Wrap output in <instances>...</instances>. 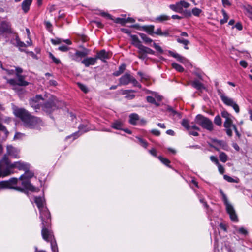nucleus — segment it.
Masks as SVG:
<instances>
[{"label": "nucleus", "instance_id": "52", "mask_svg": "<svg viewBox=\"0 0 252 252\" xmlns=\"http://www.w3.org/2000/svg\"><path fill=\"white\" fill-rule=\"evenodd\" d=\"M51 42L52 44L56 45L62 42V39L59 38H56L55 39H51Z\"/></svg>", "mask_w": 252, "mask_h": 252}, {"label": "nucleus", "instance_id": "49", "mask_svg": "<svg viewBox=\"0 0 252 252\" xmlns=\"http://www.w3.org/2000/svg\"><path fill=\"white\" fill-rule=\"evenodd\" d=\"M49 56L52 60L53 62L55 63L56 64H59L61 63V62L60 60L56 58L51 52H49Z\"/></svg>", "mask_w": 252, "mask_h": 252}, {"label": "nucleus", "instance_id": "64", "mask_svg": "<svg viewBox=\"0 0 252 252\" xmlns=\"http://www.w3.org/2000/svg\"><path fill=\"white\" fill-rule=\"evenodd\" d=\"M218 167V170L219 172L221 174H223L225 172V169L222 165H221L220 163L217 165Z\"/></svg>", "mask_w": 252, "mask_h": 252}, {"label": "nucleus", "instance_id": "19", "mask_svg": "<svg viewBox=\"0 0 252 252\" xmlns=\"http://www.w3.org/2000/svg\"><path fill=\"white\" fill-rule=\"evenodd\" d=\"M142 31H145L150 35L153 36L154 34L155 26L153 25L142 26Z\"/></svg>", "mask_w": 252, "mask_h": 252}, {"label": "nucleus", "instance_id": "37", "mask_svg": "<svg viewBox=\"0 0 252 252\" xmlns=\"http://www.w3.org/2000/svg\"><path fill=\"white\" fill-rule=\"evenodd\" d=\"M3 158L6 161V164L7 167H9L10 169H13L15 168H17V162H15L13 163H10L8 161V158L6 157L5 155L3 157Z\"/></svg>", "mask_w": 252, "mask_h": 252}, {"label": "nucleus", "instance_id": "42", "mask_svg": "<svg viewBox=\"0 0 252 252\" xmlns=\"http://www.w3.org/2000/svg\"><path fill=\"white\" fill-rule=\"evenodd\" d=\"M113 20L114 21V22L115 23L120 24L122 26H125L126 25V20H125V18L118 17V18H115V19L113 18Z\"/></svg>", "mask_w": 252, "mask_h": 252}, {"label": "nucleus", "instance_id": "56", "mask_svg": "<svg viewBox=\"0 0 252 252\" xmlns=\"http://www.w3.org/2000/svg\"><path fill=\"white\" fill-rule=\"evenodd\" d=\"M138 139L141 145L145 148H147L148 145V142L145 140L141 138H139Z\"/></svg>", "mask_w": 252, "mask_h": 252}, {"label": "nucleus", "instance_id": "7", "mask_svg": "<svg viewBox=\"0 0 252 252\" xmlns=\"http://www.w3.org/2000/svg\"><path fill=\"white\" fill-rule=\"evenodd\" d=\"M131 39V44L138 49L140 50V52L144 53L155 55V52L151 48L143 45L139 39L138 36L136 35H130Z\"/></svg>", "mask_w": 252, "mask_h": 252}, {"label": "nucleus", "instance_id": "22", "mask_svg": "<svg viewBox=\"0 0 252 252\" xmlns=\"http://www.w3.org/2000/svg\"><path fill=\"white\" fill-rule=\"evenodd\" d=\"M17 85L19 86H26L29 83L25 80V77L20 74H17Z\"/></svg>", "mask_w": 252, "mask_h": 252}, {"label": "nucleus", "instance_id": "8", "mask_svg": "<svg viewBox=\"0 0 252 252\" xmlns=\"http://www.w3.org/2000/svg\"><path fill=\"white\" fill-rule=\"evenodd\" d=\"M218 95L220 97L222 101L226 105L233 107L236 113H238L240 112V109L238 105L233 101L232 98H230L224 95L222 91L220 89L217 90Z\"/></svg>", "mask_w": 252, "mask_h": 252}, {"label": "nucleus", "instance_id": "35", "mask_svg": "<svg viewBox=\"0 0 252 252\" xmlns=\"http://www.w3.org/2000/svg\"><path fill=\"white\" fill-rule=\"evenodd\" d=\"M158 158L163 164H164L167 167H171L170 165V163L171 162L168 159L164 158L161 156H158Z\"/></svg>", "mask_w": 252, "mask_h": 252}, {"label": "nucleus", "instance_id": "5", "mask_svg": "<svg viewBox=\"0 0 252 252\" xmlns=\"http://www.w3.org/2000/svg\"><path fill=\"white\" fill-rule=\"evenodd\" d=\"M194 123L199 125L203 129L209 131H212L213 130L214 126L212 121L202 114H197L195 116Z\"/></svg>", "mask_w": 252, "mask_h": 252}, {"label": "nucleus", "instance_id": "16", "mask_svg": "<svg viewBox=\"0 0 252 252\" xmlns=\"http://www.w3.org/2000/svg\"><path fill=\"white\" fill-rule=\"evenodd\" d=\"M32 0H24L21 3V9L25 14L27 13L30 9Z\"/></svg>", "mask_w": 252, "mask_h": 252}, {"label": "nucleus", "instance_id": "24", "mask_svg": "<svg viewBox=\"0 0 252 252\" xmlns=\"http://www.w3.org/2000/svg\"><path fill=\"white\" fill-rule=\"evenodd\" d=\"M138 34L145 44H150L153 42V39L149 37L146 34L143 33H138Z\"/></svg>", "mask_w": 252, "mask_h": 252}, {"label": "nucleus", "instance_id": "28", "mask_svg": "<svg viewBox=\"0 0 252 252\" xmlns=\"http://www.w3.org/2000/svg\"><path fill=\"white\" fill-rule=\"evenodd\" d=\"M126 65L125 63H122L119 67V69L113 73V75L114 76H119L122 74L126 70Z\"/></svg>", "mask_w": 252, "mask_h": 252}, {"label": "nucleus", "instance_id": "61", "mask_svg": "<svg viewBox=\"0 0 252 252\" xmlns=\"http://www.w3.org/2000/svg\"><path fill=\"white\" fill-rule=\"evenodd\" d=\"M10 174H11V172L10 170V168L7 167V168L2 172V177L7 176L10 175Z\"/></svg>", "mask_w": 252, "mask_h": 252}, {"label": "nucleus", "instance_id": "45", "mask_svg": "<svg viewBox=\"0 0 252 252\" xmlns=\"http://www.w3.org/2000/svg\"><path fill=\"white\" fill-rule=\"evenodd\" d=\"M202 12V11L201 9H200L198 8H197V7L193 8L192 9V11H191V15L192 14L194 16H197V17H199Z\"/></svg>", "mask_w": 252, "mask_h": 252}, {"label": "nucleus", "instance_id": "14", "mask_svg": "<svg viewBox=\"0 0 252 252\" xmlns=\"http://www.w3.org/2000/svg\"><path fill=\"white\" fill-rule=\"evenodd\" d=\"M97 62L96 57H87L83 59L81 63L83 64L86 67H89L90 65H94Z\"/></svg>", "mask_w": 252, "mask_h": 252}, {"label": "nucleus", "instance_id": "30", "mask_svg": "<svg viewBox=\"0 0 252 252\" xmlns=\"http://www.w3.org/2000/svg\"><path fill=\"white\" fill-rule=\"evenodd\" d=\"M10 183L9 180L0 182V190L5 189H10Z\"/></svg>", "mask_w": 252, "mask_h": 252}, {"label": "nucleus", "instance_id": "34", "mask_svg": "<svg viewBox=\"0 0 252 252\" xmlns=\"http://www.w3.org/2000/svg\"><path fill=\"white\" fill-rule=\"evenodd\" d=\"M43 98L42 97V96L40 94H37L35 97H33L32 99H31L30 103V104L32 105V107H33V103H37L38 101L40 100H43Z\"/></svg>", "mask_w": 252, "mask_h": 252}, {"label": "nucleus", "instance_id": "15", "mask_svg": "<svg viewBox=\"0 0 252 252\" xmlns=\"http://www.w3.org/2000/svg\"><path fill=\"white\" fill-rule=\"evenodd\" d=\"M29 169L30 167H28L27 169L24 171L25 173L19 177V180L26 179L30 180L33 177L34 175V173L32 171H30Z\"/></svg>", "mask_w": 252, "mask_h": 252}, {"label": "nucleus", "instance_id": "53", "mask_svg": "<svg viewBox=\"0 0 252 252\" xmlns=\"http://www.w3.org/2000/svg\"><path fill=\"white\" fill-rule=\"evenodd\" d=\"M130 83H132L134 86L138 87L139 88L141 87V85L138 83V82L136 80V79L132 76L131 79L130 80Z\"/></svg>", "mask_w": 252, "mask_h": 252}, {"label": "nucleus", "instance_id": "27", "mask_svg": "<svg viewBox=\"0 0 252 252\" xmlns=\"http://www.w3.org/2000/svg\"><path fill=\"white\" fill-rule=\"evenodd\" d=\"M131 92L134 93L135 92V91L132 90H125L123 92V94H126V95L125 96V98L128 99H133L135 98V95L133 94H129V93Z\"/></svg>", "mask_w": 252, "mask_h": 252}, {"label": "nucleus", "instance_id": "13", "mask_svg": "<svg viewBox=\"0 0 252 252\" xmlns=\"http://www.w3.org/2000/svg\"><path fill=\"white\" fill-rule=\"evenodd\" d=\"M132 76L129 73H126L119 78V85H126L130 83Z\"/></svg>", "mask_w": 252, "mask_h": 252}, {"label": "nucleus", "instance_id": "41", "mask_svg": "<svg viewBox=\"0 0 252 252\" xmlns=\"http://www.w3.org/2000/svg\"><path fill=\"white\" fill-rule=\"evenodd\" d=\"M180 13L182 14L183 17L186 18H189L191 17V12L189 10H184L182 8V12Z\"/></svg>", "mask_w": 252, "mask_h": 252}, {"label": "nucleus", "instance_id": "59", "mask_svg": "<svg viewBox=\"0 0 252 252\" xmlns=\"http://www.w3.org/2000/svg\"><path fill=\"white\" fill-rule=\"evenodd\" d=\"M69 49V48L65 45H63L59 47L58 50L62 52H67Z\"/></svg>", "mask_w": 252, "mask_h": 252}, {"label": "nucleus", "instance_id": "17", "mask_svg": "<svg viewBox=\"0 0 252 252\" xmlns=\"http://www.w3.org/2000/svg\"><path fill=\"white\" fill-rule=\"evenodd\" d=\"M190 84L192 87L198 91H201L202 90L205 89L204 84L197 79L191 81Z\"/></svg>", "mask_w": 252, "mask_h": 252}, {"label": "nucleus", "instance_id": "4", "mask_svg": "<svg viewBox=\"0 0 252 252\" xmlns=\"http://www.w3.org/2000/svg\"><path fill=\"white\" fill-rule=\"evenodd\" d=\"M61 103L62 102L59 101L55 97L52 96L41 105L42 110L46 113L51 114L61 107Z\"/></svg>", "mask_w": 252, "mask_h": 252}, {"label": "nucleus", "instance_id": "6", "mask_svg": "<svg viewBox=\"0 0 252 252\" xmlns=\"http://www.w3.org/2000/svg\"><path fill=\"white\" fill-rule=\"evenodd\" d=\"M219 191L222 196V199L226 206V212L229 214L231 220L234 222H238L239 220L233 206L229 203L227 196L222 190L220 189Z\"/></svg>", "mask_w": 252, "mask_h": 252}, {"label": "nucleus", "instance_id": "31", "mask_svg": "<svg viewBox=\"0 0 252 252\" xmlns=\"http://www.w3.org/2000/svg\"><path fill=\"white\" fill-rule=\"evenodd\" d=\"M88 54V50L84 48V51H76L75 52L74 56L76 57H85Z\"/></svg>", "mask_w": 252, "mask_h": 252}, {"label": "nucleus", "instance_id": "21", "mask_svg": "<svg viewBox=\"0 0 252 252\" xmlns=\"http://www.w3.org/2000/svg\"><path fill=\"white\" fill-rule=\"evenodd\" d=\"M123 123L120 120H116L111 124V127L116 130H122V129H123Z\"/></svg>", "mask_w": 252, "mask_h": 252}, {"label": "nucleus", "instance_id": "58", "mask_svg": "<svg viewBox=\"0 0 252 252\" xmlns=\"http://www.w3.org/2000/svg\"><path fill=\"white\" fill-rule=\"evenodd\" d=\"M210 160L214 162L216 165H218L220 164L217 158L214 156H211L210 157Z\"/></svg>", "mask_w": 252, "mask_h": 252}, {"label": "nucleus", "instance_id": "36", "mask_svg": "<svg viewBox=\"0 0 252 252\" xmlns=\"http://www.w3.org/2000/svg\"><path fill=\"white\" fill-rule=\"evenodd\" d=\"M172 67L176 69L177 71H178L179 72H183L184 71V67L181 66V65L176 63H173L171 64Z\"/></svg>", "mask_w": 252, "mask_h": 252}, {"label": "nucleus", "instance_id": "50", "mask_svg": "<svg viewBox=\"0 0 252 252\" xmlns=\"http://www.w3.org/2000/svg\"><path fill=\"white\" fill-rule=\"evenodd\" d=\"M223 178L224 179L226 180L227 181H228V182H230V183H238V181L233 179V178H232L231 177L227 175H224L223 176Z\"/></svg>", "mask_w": 252, "mask_h": 252}, {"label": "nucleus", "instance_id": "12", "mask_svg": "<svg viewBox=\"0 0 252 252\" xmlns=\"http://www.w3.org/2000/svg\"><path fill=\"white\" fill-rule=\"evenodd\" d=\"M7 154L15 158H19V151L11 145H7L6 147Z\"/></svg>", "mask_w": 252, "mask_h": 252}, {"label": "nucleus", "instance_id": "3", "mask_svg": "<svg viewBox=\"0 0 252 252\" xmlns=\"http://www.w3.org/2000/svg\"><path fill=\"white\" fill-rule=\"evenodd\" d=\"M9 180L10 183V189H13L20 192L27 193L37 191L36 188L32 185L31 181L29 180H19L16 177L11 178Z\"/></svg>", "mask_w": 252, "mask_h": 252}, {"label": "nucleus", "instance_id": "29", "mask_svg": "<svg viewBox=\"0 0 252 252\" xmlns=\"http://www.w3.org/2000/svg\"><path fill=\"white\" fill-rule=\"evenodd\" d=\"M29 167V165L26 163H25L21 161L17 162V168L19 170L25 171L27 169V168Z\"/></svg>", "mask_w": 252, "mask_h": 252}, {"label": "nucleus", "instance_id": "60", "mask_svg": "<svg viewBox=\"0 0 252 252\" xmlns=\"http://www.w3.org/2000/svg\"><path fill=\"white\" fill-rule=\"evenodd\" d=\"M238 232L244 235H247L248 234V231L243 227L239 229Z\"/></svg>", "mask_w": 252, "mask_h": 252}, {"label": "nucleus", "instance_id": "9", "mask_svg": "<svg viewBox=\"0 0 252 252\" xmlns=\"http://www.w3.org/2000/svg\"><path fill=\"white\" fill-rule=\"evenodd\" d=\"M78 131L75 132L73 133L72 134L67 136L66 139H68L71 138V137H73V139H75L79 136V135H78L79 132H80L81 134L85 133L91 130V128L88 126V124L87 123L80 124L78 126Z\"/></svg>", "mask_w": 252, "mask_h": 252}, {"label": "nucleus", "instance_id": "55", "mask_svg": "<svg viewBox=\"0 0 252 252\" xmlns=\"http://www.w3.org/2000/svg\"><path fill=\"white\" fill-rule=\"evenodd\" d=\"M153 46L160 53L162 54L163 53V50L162 48L157 43L154 42Z\"/></svg>", "mask_w": 252, "mask_h": 252}, {"label": "nucleus", "instance_id": "1", "mask_svg": "<svg viewBox=\"0 0 252 252\" xmlns=\"http://www.w3.org/2000/svg\"><path fill=\"white\" fill-rule=\"evenodd\" d=\"M40 218L42 221V238L46 242H49L55 238L51 229V217L49 210H43L40 213Z\"/></svg>", "mask_w": 252, "mask_h": 252}, {"label": "nucleus", "instance_id": "48", "mask_svg": "<svg viewBox=\"0 0 252 252\" xmlns=\"http://www.w3.org/2000/svg\"><path fill=\"white\" fill-rule=\"evenodd\" d=\"M168 53H169V55L171 56H172V57L175 58V59H176V60L178 61H179L180 60V58H182V56L181 55H180V54H179L178 53H177L174 52H173L172 51H170V50H169L168 51Z\"/></svg>", "mask_w": 252, "mask_h": 252}, {"label": "nucleus", "instance_id": "46", "mask_svg": "<svg viewBox=\"0 0 252 252\" xmlns=\"http://www.w3.org/2000/svg\"><path fill=\"white\" fill-rule=\"evenodd\" d=\"M214 122V123L218 126H221L222 125V120L220 116L219 115L215 116Z\"/></svg>", "mask_w": 252, "mask_h": 252}, {"label": "nucleus", "instance_id": "33", "mask_svg": "<svg viewBox=\"0 0 252 252\" xmlns=\"http://www.w3.org/2000/svg\"><path fill=\"white\" fill-rule=\"evenodd\" d=\"M49 242L50 243L51 248L53 252H58V248L55 238L52 239Z\"/></svg>", "mask_w": 252, "mask_h": 252}, {"label": "nucleus", "instance_id": "40", "mask_svg": "<svg viewBox=\"0 0 252 252\" xmlns=\"http://www.w3.org/2000/svg\"><path fill=\"white\" fill-rule=\"evenodd\" d=\"M233 121L231 118L226 119L223 124V126L225 128L233 127Z\"/></svg>", "mask_w": 252, "mask_h": 252}, {"label": "nucleus", "instance_id": "39", "mask_svg": "<svg viewBox=\"0 0 252 252\" xmlns=\"http://www.w3.org/2000/svg\"><path fill=\"white\" fill-rule=\"evenodd\" d=\"M214 142L217 143L220 146H221L222 148L224 150H226V148L228 147L227 143L223 140L215 139L214 140Z\"/></svg>", "mask_w": 252, "mask_h": 252}, {"label": "nucleus", "instance_id": "47", "mask_svg": "<svg viewBox=\"0 0 252 252\" xmlns=\"http://www.w3.org/2000/svg\"><path fill=\"white\" fill-rule=\"evenodd\" d=\"M79 89L85 93H87L89 91L88 88L85 85L81 83L78 82L77 83Z\"/></svg>", "mask_w": 252, "mask_h": 252}, {"label": "nucleus", "instance_id": "32", "mask_svg": "<svg viewBox=\"0 0 252 252\" xmlns=\"http://www.w3.org/2000/svg\"><path fill=\"white\" fill-rule=\"evenodd\" d=\"M177 41L180 44H183L184 45V48L185 49H189V47L188 46V45L190 43V42L188 40L185 39L183 38H178L177 39Z\"/></svg>", "mask_w": 252, "mask_h": 252}, {"label": "nucleus", "instance_id": "44", "mask_svg": "<svg viewBox=\"0 0 252 252\" xmlns=\"http://www.w3.org/2000/svg\"><path fill=\"white\" fill-rule=\"evenodd\" d=\"M182 126L184 127L187 130H189L190 129L189 122L187 119H183L181 122Z\"/></svg>", "mask_w": 252, "mask_h": 252}, {"label": "nucleus", "instance_id": "54", "mask_svg": "<svg viewBox=\"0 0 252 252\" xmlns=\"http://www.w3.org/2000/svg\"><path fill=\"white\" fill-rule=\"evenodd\" d=\"M180 2V5H181V8H187L188 7H189L190 6V4L184 0H181Z\"/></svg>", "mask_w": 252, "mask_h": 252}, {"label": "nucleus", "instance_id": "18", "mask_svg": "<svg viewBox=\"0 0 252 252\" xmlns=\"http://www.w3.org/2000/svg\"><path fill=\"white\" fill-rule=\"evenodd\" d=\"M15 41H16V46L19 48V50L21 52H26V50L22 48H25L27 46V44H26L24 42L21 41L20 40V39L17 33H16V37H15Z\"/></svg>", "mask_w": 252, "mask_h": 252}, {"label": "nucleus", "instance_id": "2", "mask_svg": "<svg viewBox=\"0 0 252 252\" xmlns=\"http://www.w3.org/2000/svg\"><path fill=\"white\" fill-rule=\"evenodd\" d=\"M14 115L24 123V125L30 128L37 126L41 120L40 118L32 115L29 111L24 108H17L14 110Z\"/></svg>", "mask_w": 252, "mask_h": 252}, {"label": "nucleus", "instance_id": "62", "mask_svg": "<svg viewBox=\"0 0 252 252\" xmlns=\"http://www.w3.org/2000/svg\"><path fill=\"white\" fill-rule=\"evenodd\" d=\"M138 57L142 60H144L146 57V55L144 52H140V50L138 49Z\"/></svg>", "mask_w": 252, "mask_h": 252}, {"label": "nucleus", "instance_id": "11", "mask_svg": "<svg viewBox=\"0 0 252 252\" xmlns=\"http://www.w3.org/2000/svg\"><path fill=\"white\" fill-rule=\"evenodd\" d=\"M112 55V53L107 52L105 49H102L97 52L95 57L97 60L99 59L103 62H106V60L109 59L111 57Z\"/></svg>", "mask_w": 252, "mask_h": 252}, {"label": "nucleus", "instance_id": "57", "mask_svg": "<svg viewBox=\"0 0 252 252\" xmlns=\"http://www.w3.org/2000/svg\"><path fill=\"white\" fill-rule=\"evenodd\" d=\"M146 100L148 102L151 104L156 103V100L155 98L151 96H147L146 97Z\"/></svg>", "mask_w": 252, "mask_h": 252}, {"label": "nucleus", "instance_id": "10", "mask_svg": "<svg viewBox=\"0 0 252 252\" xmlns=\"http://www.w3.org/2000/svg\"><path fill=\"white\" fill-rule=\"evenodd\" d=\"M12 33L11 24L6 21H2L0 24V36L4 33L11 34Z\"/></svg>", "mask_w": 252, "mask_h": 252}, {"label": "nucleus", "instance_id": "20", "mask_svg": "<svg viewBox=\"0 0 252 252\" xmlns=\"http://www.w3.org/2000/svg\"><path fill=\"white\" fill-rule=\"evenodd\" d=\"M34 202L36 204L37 207L40 210V212H41L43 210H44L45 209L47 210H48L47 208L43 209L44 204H43V202L42 198L41 197L36 196L34 197Z\"/></svg>", "mask_w": 252, "mask_h": 252}, {"label": "nucleus", "instance_id": "23", "mask_svg": "<svg viewBox=\"0 0 252 252\" xmlns=\"http://www.w3.org/2000/svg\"><path fill=\"white\" fill-rule=\"evenodd\" d=\"M170 19V17L165 14H161L157 16L155 18V22L158 23H163Z\"/></svg>", "mask_w": 252, "mask_h": 252}, {"label": "nucleus", "instance_id": "38", "mask_svg": "<svg viewBox=\"0 0 252 252\" xmlns=\"http://www.w3.org/2000/svg\"><path fill=\"white\" fill-rule=\"evenodd\" d=\"M221 12H222V15L223 16V18L222 19L220 20V23L221 25H222L227 22L229 17L225 10L222 9L221 10Z\"/></svg>", "mask_w": 252, "mask_h": 252}, {"label": "nucleus", "instance_id": "51", "mask_svg": "<svg viewBox=\"0 0 252 252\" xmlns=\"http://www.w3.org/2000/svg\"><path fill=\"white\" fill-rule=\"evenodd\" d=\"M221 115L223 118H225V120L230 119L231 116V115L226 110L222 111L221 112Z\"/></svg>", "mask_w": 252, "mask_h": 252}, {"label": "nucleus", "instance_id": "25", "mask_svg": "<svg viewBox=\"0 0 252 252\" xmlns=\"http://www.w3.org/2000/svg\"><path fill=\"white\" fill-rule=\"evenodd\" d=\"M169 7L171 10L175 12L180 13L182 12V8H181L180 2H176L174 4H170Z\"/></svg>", "mask_w": 252, "mask_h": 252}, {"label": "nucleus", "instance_id": "43", "mask_svg": "<svg viewBox=\"0 0 252 252\" xmlns=\"http://www.w3.org/2000/svg\"><path fill=\"white\" fill-rule=\"evenodd\" d=\"M220 160L222 162H226L228 159L227 155L223 152H221L219 155Z\"/></svg>", "mask_w": 252, "mask_h": 252}, {"label": "nucleus", "instance_id": "63", "mask_svg": "<svg viewBox=\"0 0 252 252\" xmlns=\"http://www.w3.org/2000/svg\"><path fill=\"white\" fill-rule=\"evenodd\" d=\"M151 133L157 136H159L160 135V132L156 129H153L151 130Z\"/></svg>", "mask_w": 252, "mask_h": 252}, {"label": "nucleus", "instance_id": "26", "mask_svg": "<svg viewBox=\"0 0 252 252\" xmlns=\"http://www.w3.org/2000/svg\"><path fill=\"white\" fill-rule=\"evenodd\" d=\"M139 119L138 114L136 113H132L129 115V123L132 125H136L137 121Z\"/></svg>", "mask_w": 252, "mask_h": 252}]
</instances>
